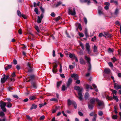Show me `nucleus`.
<instances>
[{
    "mask_svg": "<svg viewBox=\"0 0 121 121\" xmlns=\"http://www.w3.org/2000/svg\"><path fill=\"white\" fill-rule=\"evenodd\" d=\"M74 89L75 90L79 91L78 95H79V97H78L77 96V97H78L80 100H82V90H83L82 88H80L78 86H76L74 87Z\"/></svg>",
    "mask_w": 121,
    "mask_h": 121,
    "instance_id": "obj_1",
    "label": "nucleus"
},
{
    "mask_svg": "<svg viewBox=\"0 0 121 121\" xmlns=\"http://www.w3.org/2000/svg\"><path fill=\"white\" fill-rule=\"evenodd\" d=\"M96 101L98 104V108L99 109H102L104 107V104L103 102L100 100H99V99L96 98Z\"/></svg>",
    "mask_w": 121,
    "mask_h": 121,
    "instance_id": "obj_2",
    "label": "nucleus"
},
{
    "mask_svg": "<svg viewBox=\"0 0 121 121\" xmlns=\"http://www.w3.org/2000/svg\"><path fill=\"white\" fill-rule=\"evenodd\" d=\"M68 14L69 15L74 16L76 14L75 9V8H73L71 7H69L68 8Z\"/></svg>",
    "mask_w": 121,
    "mask_h": 121,
    "instance_id": "obj_3",
    "label": "nucleus"
},
{
    "mask_svg": "<svg viewBox=\"0 0 121 121\" xmlns=\"http://www.w3.org/2000/svg\"><path fill=\"white\" fill-rule=\"evenodd\" d=\"M67 104L68 106H70L73 104L74 106V108L75 109H76V102L73 100H71L70 99H69L67 100Z\"/></svg>",
    "mask_w": 121,
    "mask_h": 121,
    "instance_id": "obj_4",
    "label": "nucleus"
},
{
    "mask_svg": "<svg viewBox=\"0 0 121 121\" xmlns=\"http://www.w3.org/2000/svg\"><path fill=\"white\" fill-rule=\"evenodd\" d=\"M0 106L2 110L4 112H5L6 111V109L5 108V107L6 106V103L5 102H0Z\"/></svg>",
    "mask_w": 121,
    "mask_h": 121,
    "instance_id": "obj_5",
    "label": "nucleus"
},
{
    "mask_svg": "<svg viewBox=\"0 0 121 121\" xmlns=\"http://www.w3.org/2000/svg\"><path fill=\"white\" fill-rule=\"evenodd\" d=\"M85 59L87 61V62L89 64V66L88 69V71H90L91 69V67L90 65L91 59L90 57H88L86 56H85Z\"/></svg>",
    "mask_w": 121,
    "mask_h": 121,
    "instance_id": "obj_6",
    "label": "nucleus"
},
{
    "mask_svg": "<svg viewBox=\"0 0 121 121\" xmlns=\"http://www.w3.org/2000/svg\"><path fill=\"white\" fill-rule=\"evenodd\" d=\"M103 98H106L107 99L110 100H112L113 99V98L112 97H109V96L107 95V94H106V93H103Z\"/></svg>",
    "mask_w": 121,
    "mask_h": 121,
    "instance_id": "obj_7",
    "label": "nucleus"
},
{
    "mask_svg": "<svg viewBox=\"0 0 121 121\" xmlns=\"http://www.w3.org/2000/svg\"><path fill=\"white\" fill-rule=\"evenodd\" d=\"M3 76H4V77L2 78L1 80V82L2 83H4L6 80H7L9 77V76L7 75L6 76V75L5 74Z\"/></svg>",
    "mask_w": 121,
    "mask_h": 121,
    "instance_id": "obj_8",
    "label": "nucleus"
},
{
    "mask_svg": "<svg viewBox=\"0 0 121 121\" xmlns=\"http://www.w3.org/2000/svg\"><path fill=\"white\" fill-rule=\"evenodd\" d=\"M43 16V14H41L40 17L38 16V19L37 20V22L38 23H39L41 22Z\"/></svg>",
    "mask_w": 121,
    "mask_h": 121,
    "instance_id": "obj_9",
    "label": "nucleus"
},
{
    "mask_svg": "<svg viewBox=\"0 0 121 121\" xmlns=\"http://www.w3.org/2000/svg\"><path fill=\"white\" fill-rule=\"evenodd\" d=\"M114 88L116 90H118L121 89V86L117 83H115L114 84Z\"/></svg>",
    "mask_w": 121,
    "mask_h": 121,
    "instance_id": "obj_10",
    "label": "nucleus"
},
{
    "mask_svg": "<svg viewBox=\"0 0 121 121\" xmlns=\"http://www.w3.org/2000/svg\"><path fill=\"white\" fill-rule=\"evenodd\" d=\"M71 77L72 78H74V80H76L78 79L79 77L75 73H73L71 75Z\"/></svg>",
    "mask_w": 121,
    "mask_h": 121,
    "instance_id": "obj_11",
    "label": "nucleus"
},
{
    "mask_svg": "<svg viewBox=\"0 0 121 121\" xmlns=\"http://www.w3.org/2000/svg\"><path fill=\"white\" fill-rule=\"evenodd\" d=\"M27 66L29 67V69H28V72H31L32 71V67L31 64L29 63H28L27 64Z\"/></svg>",
    "mask_w": 121,
    "mask_h": 121,
    "instance_id": "obj_12",
    "label": "nucleus"
},
{
    "mask_svg": "<svg viewBox=\"0 0 121 121\" xmlns=\"http://www.w3.org/2000/svg\"><path fill=\"white\" fill-rule=\"evenodd\" d=\"M104 72L107 74H110L111 73L110 70L108 68L105 69Z\"/></svg>",
    "mask_w": 121,
    "mask_h": 121,
    "instance_id": "obj_13",
    "label": "nucleus"
},
{
    "mask_svg": "<svg viewBox=\"0 0 121 121\" xmlns=\"http://www.w3.org/2000/svg\"><path fill=\"white\" fill-rule=\"evenodd\" d=\"M35 76L34 75H32L30 76V78H27L26 79V81L29 82L30 80H33L34 79Z\"/></svg>",
    "mask_w": 121,
    "mask_h": 121,
    "instance_id": "obj_14",
    "label": "nucleus"
},
{
    "mask_svg": "<svg viewBox=\"0 0 121 121\" xmlns=\"http://www.w3.org/2000/svg\"><path fill=\"white\" fill-rule=\"evenodd\" d=\"M31 86H32L33 88L36 89L37 87V86L36 82L35 81H33L31 82Z\"/></svg>",
    "mask_w": 121,
    "mask_h": 121,
    "instance_id": "obj_15",
    "label": "nucleus"
},
{
    "mask_svg": "<svg viewBox=\"0 0 121 121\" xmlns=\"http://www.w3.org/2000/svg\"><path fill=\"white\" fill-rule=\"evenodd\" d=\"M105 5H106L104 7L105 9L106 10H108L109 8V6L110 5V3L108 2H105L104 3Z\"/></svg>",
    "mask_w": 121,
    "mask_h": 121,
    "instance_id": "obj_16",
    "label": "nucleus"
},
{
    "mask_svg": "<svg viewBox=\"0 0 121 121\" xmlns=\"http://www.w3.org/2000/svg\"><path fill=\"white\" fill-rule=\"evenodd\" d=\"M72 80L71 78H69L68 79V81L67 83V87H68L72 82Z\"/></svg>",
    "mask_w": 121,
    "mask_h": 121,
    "instance_id": "obj_17",
    "label": "nucleus"
},
{
    "mask_svg": "<svg viewBox=\"0 0 121 121\" xmlns=\"http://www.w3.org/2000/svg\"><path fill=\"white\" fill-rule=\"evenodd\" d=\"M96 98H91L90 100V104H94L95 102L96 101Z\"/></svg>",
    "mask_w": 121,
    "mask_h": 121,
    "instance_id": "obj_18",
    "label": "nucleus"
},
{
    "mask_svg": "<svg viewBox=\"0 0 121 121\" xmlns=\"http://www.w3.org/2000/svg\"><path fill=\"white\" fill-rule=\"evenodd\" d=\"M80 1L82 3L87 2V4L88 5H89L91 3L90 1V0H84V1H82L81 0H80Z\"/></svg>",
    "mask_w": 121,
    "mask_h": 121,
    "instance_id": "obj_19",
    "label": "nucleus"
},
{
    "mask_svg": "<svg viewBox=\"0 0 121 121\" xmlns=\"http://www.w3.org/2000/svg\"><path fill=\"white\" fill-rule=\"evenodd\" d=\"M37 107V105L34 104H33L32 105L30 109V110H31L33 109H35Z\"/></svg>",
    "mask_w": 121,
    "mask_h": 121,
    "instance_id": "obj_20",
    "label": "nucleus"
},
{
    "mask_svg": "<svg viewBox=\"0 0 121 121\" xmlns=\"http://www.w3.org/2000/svg\"><path fill=\"white\" fill-rule=\"evenodd\" d=\"M80 62L81 64H86L85 62L82 58H81L80 59Z\"/></svg>",
    "mask_w": 121,
    "mask_h": 121,
    "instance_id": "obj_21",
    "label": "nucleus"
},
{
    "mask_svg": "<svg viewBox=\"0 0 121 121\" xmlns=\"http://www.w3.org/2000/svg\"><path fill=\"white\" fill-rule=\"evenodd\" d=\"M94 104H88V107L91 110L93 108Z\"/></svg>",
    "mask_w": 121,
    "mask_h": 121,
    "instance_id": "obj_22",
    "label": "nucleus"
},
{
    "mask_svg": "<svg viewBox=\"0 0 121 121\" xmlns=\"http://www.w3.org/2000/svg\"><path fill=\"white\" fill-rule=\"evenodd\" d=\"M86 89H89L91 90H92L93 89L92 88V86L91 85H89L88 84H87L86 86Z\"/></svg>",
    "mask_w": 121,
    "mask_h": 121,
    "instance_id": "obj_23",
    "label": "nucleus"
},
{
    "mask_svg": "<svg viewBox=\"0 0 121 121\" xmlns=\"http://www.w3.org/2000/svg\"><path fill=\"white\" fill-rule=\"evenodd\" d=\"M62 3V2L61 1H60L57 2V3L56 4H55V6L56 7H57L60 5Z\"/></svg>",
    "mask_w": 121,
    "mask_h": 121,
    "instance_id": "obj_24",
    "label": "nucleus"
},
{
    "mask_svg": "<svg viewBox=\"0 0 121 121\" xmlns=\"http://www.w3.org/2000/svg\"><path fill=\"white\" fill-rule=\"evenodd\" d=\"M84 33L86 38H87L88 36V35L87 32V29L86 28L85 29Z\"/></svg>",
    "mask_w": 121,
    "mask_h": 121,
    "instance_id": "obj_25",
    "label": "nucleus"
},
{
    "mask_svg": "<svg viewBox=\"0 0 121 121\" xmlns=\"http://www.w3.org/2000/svg\"><path fill=\"white\" fill-rule=\"evenodd\" d=\"M92 85L93 87L94 88L95 91H96L97 92L98 91V90L97 88V86L96 85L94 84H92Z\"/></svg>",
    "mask_w": 121,
    "mask_h": 121,
    "instance_id": "obj_26",
    "label": "nucleus"
},
{
    "mask_svg": "<svg viewBox=\"0 0 121 121\" xmlns=\"http://www.w3.org/2000/svg\"><path fill=\"white\" fill-rule=\"evenodd\" d=\"M62 82L61 81L57 82V86L58 88L60 86L62 83Z\"/></svg>",
    "mask_w": 121,
    "mask_h": 121,
    "instance_id": "obj_27",
    "label": "nucleus"
},
{
    "mask_svg": "<svg viewBox=\"0 0 121 121\" xmlns=\"http://www.w3.org/2000/svg\"><path fill=\"white\" fill-rule=\"evenodd\" d=\"M112 98L113 99H114L115 100L116 102H118L119 100L117 96H115L114 95H113V97Z\"/></svg>",
    "mask_w": 121,
    "mask_h": 121,
    "instance_id": "obj_28",
    "label": "nucleus"
},
{
    "mask_svg": "<svg viewBox=\"0 0 121 121\" xmlns=\"http://www.w3.org/2000/svg\"><path fill=\"white\" fill-rule=\"evenodd\" d=\"M12 67V65H9L5 68V70H7L11 68Z\"/></svg>",
    "mask_w": 121,
    "mask_h": 121,
    "instance_id": "obj_29",
    "label": "nucleus"
},
{
    "mask_svg": "<svg viewBox=\"0 0 121 121\" xmlns=\"http://www.w3.org/2000/svg\"><path fill=\"white\" fill-rule=\"evenodd\" d=\"M89 96V94L87 92H86L85 95V98L86 99H88Z\"/></svg>",
    "mask_w": 121,
    "mask_h": 121,
    "instance_id": "obj_30",
    "label": "nucleus"
},
{
    "mask_svg": "<svg viewBox=\"0 0 121 121\" xmlns=\"http://www.w3.org/2000/svg\"><path fill=\"white\" fill-rule=\"evenodd\" d=\"M111 91L112 92L113 95H114V94L115 95H117V91L116 90L111 89Z\"/></svg>",
    "mask_w": 121,
    "mask_h": 121,
    "instance_id": "obj_31",
    "label": "nucleus"
},
{
    "mask_svg": "<svg viewBox=\"0 0 121 121\" xmlns=\"http://www.w3.org/2000/svg\"><path fill=\"white\" fill-rule=\"evenodd\" d=\"M75 56V55L73 54L70 53L69 55V57L71 58H74Z\"/></svg>",
    "mask_w": 121,
    "mask_h": 121,
    "instance_id": "obj_32",
    "label": "nucleus"
},
{
    "mask_svg": "<svg viewBox=\"0 0 121 121\" xmlns=\"http://www.w3.org/2000/svg\"><path fill=\"white\" fill-rule=\"evenodd\" d=\"M50 100L51 101H55L57 102H58V100L56 98H52L50 99Z\"/></svg>",
    "mask_w": 121,
    "mask_h": 121,
    "instance_id": "obj_33",
    "label": "nucleus"
},
{
    "mask_svg": "<svg viewBox=\"0 0 121 121\" xmlns=\"http://www.w3.org/2000/svg\"><path fill=\"white\" fill-rule=\"evenodd\" d=\"M119 10L117 8L116 9L115 12L114 13V14L115 15H117L118 14L119 12Z\"/></svg>",
    "mask_w": 121,
    "mask_h": 121,
    "instance_id": "obj_34",
    "label": "nucleus"
},
{
    "mask_svg": "<svg viewBox=\"0 0 121 121\" xmlns=\"http://www.w3.org/2000/svg\"><path fill=\"white\" fill-rule=\"evenodd\" d=\"M47 103L46 102H45L44 104H39V107L41 108L44 106Z\"/></svg>",
    "mask_w": 121,
    "mask_h": 121,
    "instance_id": "obj_35",
    "label": "nucleus"
},
{
    "mask_svg": "<svg viewBox=\"0 0 121 121\" xmlns=\"http://www.w3.org/2000/svg\"><path fill=\"white\" fill-rule=\"evenodd\" d=\"M40 9L42 12V14H43L44 13V9L42 7V6L40 7Z\"/></svg>",
    "mask_w": 121,
    "mask_h": 121,
    "instance_id": "obj_36",
    "label": "nucleus"
},
{
    "mask_svg": "<svg viewBox=\"0 0 121 121\" xmlns=\"http://www.w3.org/2000/svg\"><path fill=\"white\" fill-rule=\"evenodd\" d=\"M36 99L35 97L34 96H32L29 98V99L30 100H33Z\"/></svg>",
    "mask_w": 121,
    "mask_h": 121,
    "instance_id": "obj_37",
    "label": "nucleus"
},
{
    "mask_svg": "<svg viewBox=\"0 0 121 121\" xmlns=\"http://www.w3.org/2000/svg\"><path fill=\"white\" fill-rule=\"evenodd\" d=\"M17 15L20 17H21L22 14H21V13L19 10H17Z\"/></svg>",
    "mask_w": 121,
    "mask_h": 121,
    "instance_id": "obj_38",
    "label": "nucleus"
},
{
    "mask_svg": "<svg viewBox=\"0 0 121 121\" xmlns=\"http://www.w3.org/2000/svg\"><path fill=\"white\" fill-rule=\"evenodd\" d=\"M90 45L88 43H87L86 44V49H90Z\"/></svg>",
    "mask_w": 121,
    "mask_h": 121,
    "instance_id": "obj_39",
    "label": "nucleus"
},
{
    "mask_svg": "<svg viewBox=\"0 0 121 121\" xmlns=\"http://www.w3.org/2000/svg\"><path fill=\"white\" fill-rule=\"evenodd\" d=\"M35 28L38 32H39V29L38 26H35Z\"/></svg>",
    "mask_w": 121,
    "mask_h": 121,
    "instance_id": "obj_40",
    "label": "nucleus"
},
{
    "mask_svg": "<svg viewBox=\"0 0 121 121\" xmlns=\"http://www.w3.org/2000/svg\"><path fill=\"white\" fill-rule=\"evenodd\" d=\"M98 114L100 116H102L103 114V112L101 111H99L98 112Z\"/></svg>",
    "mask_w": 121,
    "mask_h": 121,
    "instance_id": "obj_41",
    "label": "nucleus"
},
{
    "mask_svg": "<svg viewBox=\"0 0 121 121\" xmlns=\"http://www.w3.org/2000/svg\"><path fill=\"white\" fill-rule=\"evenodd\" d=\"M97 47L96 46L94 45V52H97Z\"/></svg>",
    "mask_w": 121,
    "mask_h": 121,
    "instance_id": "obj_42",
    "label": "nucleus"
},
{
    "mask_svg": "<svg viewBox=\"0 0 121 121\" xmlns=\"http://www.w3.org/2000/svg\"><path fill=\"white\" fill-rule=\"evenodd\" d=\"M8 104L7 107L9 108H11L12 107V104L10 103H7Z\"/></svg>",
    "mask_w": 121,
    "mask_h": 121,
    "instance_id": "obj_43",
    "label": "nucleus"
},
{
    "mask_svg": "<svg viewBox=\"0 0 121 121\" xmlns=\"http://www.w3.org/2000/svg\"><path fill=\"white\" fill-rule=\"evenodd\" d=\"M16 68L17 70H18L21 69L20 66V65H17Z\"/></svg>",
    "mask_w": 121,
    "mask_h": 121,
    "instance_id": "obj_44",
    "label": "nucleus"
},
{
    "mask_svg": "<svg viewBox=\"0 0 121 121\" xmlns=\"http://www.w3.org/2000/svg\"><path fill=\"white\" fill-rule=\"evenodd\" d=\"M117 116L116 115H114L112 116V118L113 119H116L117 118Z\"/></svg>",
    "mask_w": 121,
    "mask_h": 121,
    "instance_id": "obj_45",
    "label": "nucleus"
},
{
    "mask_svg": "<svg viewBox=\"0 0 121 121\" xmlns=\"http://www.w3.org/2000/svg\"><path fill=\"white\" fill-rule=\"evenodd\" d=\"M97 115L96 114L95 115L93 119L92 120V121H96Z\"/></svg>",
    "mask_w": 121,
    "mask_h": 121,
    "instance_id": "obj_46",
    "label": "nucleus"
},
{
    "mask_svg": "<svg viewBox=\"0 0 121 121\" xmlns=\"http://www.w3.org/2000/svg\"><path fill=\"white\" fill-rule=\"evenodd\" d=\"M34 11L35 12L36 14H38L39 12L38 11V9L37 8H35V9Z\"/></svg>",
    "mask_w": 121,
    "mask_h": 121,
    "instance_id": "obj_47",
    "label": "nucleus"
},
{
    "mask_svg": "<svg viewBox=\"0 0 121 121\" xmlns=\"http://www.w3.org/2000/svg\"><path fill=\"white\" fill-rule=\"evenodd\" d=\"M4 115V113L3 112L1 111L0 112V116L3 117Z\"/></svg>",
    "mask_w": 121,
    "mask_h": 121,
    "instance_id": "obj_48",
    "label": "nucleus"
},
{
    "mask_svg": "<svg viewBox=\"0 0 121 121\" xmlns=\"http://www.w3.org/2000/svg\"><path fill=\"white\" fill-rule=\"evenodd\" d=\"M78 28L80 30H82L81 25L80 23H79L78 24Z\"/></svg>",
    "mask_w": 121,
    "mask_h": 121,
    "instance_id": "obj_49",
    "label": "nucleus"
},
{
    "mask_svg": "<svg viewBox=\"0 0 121 121\" xmlns=\"http://www.w3.org/2000/svg\"><path fill=\"white\" fill-rule=\"evenodd\" d=\"M96 39V36H94L93 38H92L91 40L93 41H95Z\"/></svg>",
    "mask_w": 121,
    "mask_h": 121,
    "instance_id": "obj_50",
    "label": "nucleus"
},
{
    "mask_svg": "<svg viewBox=\"0 0 121 121\" xmlns=\"http://www.w3.org/2000/svg\"><path fill=\"white\" fill-rule=\"evenodd\" d=\"M80 46H81V47L82 49L83 50H84V46H83L82 43L81 42L80 43Z\"/></svg>",
    "mask_w": 121,
    "mask_h": 121,
    "instance_id": "obj_51",
    "label": "nucleus"
},
{
    "mask_svg": "<svg viewBox=\"0 0 121 121\" xmlns=\"http://www.w3.org/2000/svg\"><path fill=\"white\" fill-rule=\"evenodd\" d=\"M109 66L111 67H112L113 66V65L112 62H109L108 63Z\"/></svg>",
    "mask_w": 121,
    "mask_h": 121,
    "instance_id": "obj_52",
    "label": "nucleus"
},
{
    "mask_svg": "<svg viewBox=\"0 0 121 121\" xmlns=\"http://www.w3.org/2000/svg\"><path fill=\"white\" fill-rule=\"evenodd\" d=\"M111 59L112 60L113 62H114L117 60L116 59L115 57H113L112 58H111Z\"/></svg>",
    "mask_w": 121,
    "mask_h": 121,
    "instance_id": "obj_53",
    "label": "nucleus"
},
{
    "mask_svg": "<svg viewBox=\"0 0 121 121\" xmlns=\"http://www.w3.org/2000/svg\"><path fill=\"white\" fill-rule=\"evenodd\" d=\"M45 117L44 115H43L41 116L40 118V120H42L44 119Z\"/></svg>",
    "mask_w": 121,
    "mask_h": 121,
    "instance_id": "obj_54",
    "label": "nucleus"
},
{
    "mask_svg": "<svg viewBox=\"0 0 121 121\" xmlns=\"http://www.w3.org/2000/svg\"><path fill=\"white\" fill-rule=\"evenodd\" d=\"M75 82L78 84H79L80 83V80L78 79L76 80Z\"/></svg>",
    "mask_w": 121,
    "mask_h": 121,
    "instance_id": "obj_55",
    "label": "nucleus"
},
{
    "mask_svg": "<svg viewBox=\"0 0 121 121\" xmlns=\"http://www.w3.org/2000/svg\"><path fill=\"white\" fill-rule=\"evenodd\" d=\"M102 36L105 37L104 35L102 33H100L99 34V36L100 37H101Z\"/></svg>",
    "mask_w": 121,
    "mask_h": 121,
    "instance_id": "obj_56",
    "label": "nucleus"
},
{
    "mask_svg": "<svg viewBox=\"0 0 121 121\" xmlns=\"http://www.w3.org/2000/svg\"><path fill=\"white\" fill-rule=\"evenodd\" d=\"M115 24L119 26L120 25V26L121 25H120L119 22L118 21H117L116 22H115Z\"/></svg>",
    "mask_w": 121,
    "mask_h": 121,
    "instance_id": "obj_57",
    "label": "nucleus"
},
{
    "mask_svg": "<svg viewBox=\"0 0 121 121\" xmlns=\"http://www.w3.org/2000/svg\"><path fill=\"white\" fill-rule=\"evenodd\" d=\"M66 89L65 86V85H63L62 88V90L63 91L65 90Z\"/></svg>",
    "mask_w": 121,
    "mask_h": 121,
    "instance_id": "obj_58",
    "label": "nucleus"
},
{
    "mask_svg": "<svg viewBox=\"0 0 121 121\" xmlns=\"http://www.w3.org/2000/svg\"><path fill=\"white\" fill-rule=\"evenodd\" d=\"M79 36L81 37H83L84 36V35L82 33H79Z\"/></svg>",
    "mask_w": 121,
    "mask_h": 121,
    "instance_id": "obj_59",
    "label": "nucleus"
},
{
    "mask_svg": "<svg viewBox=\"0 0 121 121\" xmlns=\"http://www.w3.org/2000/svg\"><path fill=\"white\" fill-rule=\"evenodd\" d=\"M53 72L54 73H56L57 72V69H53L52 70Z\"/></svg>",
    "mask_w": 121,
    "mask_h": 121,
    "instance_id": "obj_60",
    "label": "nucleus"
},
{
    "mask_svg": "<svg viewBox=\"0 0 121 121\" xmlns=\"http://www.w3.org/2000/svg\"><path fill=\"white\" fill-rule=\"evenodd\" d=\"M98 13L100 15H101V14H103V13L102 11V10L98 11Z\"/></svg>",
    "mask_w": 121,
    "mask_h": 121,
    "instance_id": "obj_61",
    "label": "nucleus"
},
{
    "mask_svg": "<svg viewBox=\"0 0 121 121\" xmlns=\"http://www.w3.org/2000/svg\"><path fill=\"white\" fill-rule=\"evenodd\" d=\"M84 21L86 24L87 23V20L86 18L84 17Z\"/></svg>",
    "mask_w": 121,
    "mask_h": 121,
    "instance_id": "obj_62",
    "label": "nucleus"
},
{
    "mask_svg": "<svg viewBox=\"0 0 121 121\" xmlns=\"http://www.w3.org/2000/svg\"><path fill=\"white\" fill-rule=\"evenodd\" d=\"M60 76L61 77H62L64 78H65V76L64 74L62 73L61 74H60Z\"/></svg>",
    "mask_w": 121,
    "mask_h": 121,
    "instance_id": "obj_63",
    "label": "nucleus"
},
{
    "mask_svg": "<svg viewBox=\"0 0 121 121\" xmlns=\"http://www.w3.org/2000/svg\"><path fill=\"white\" fill-rule=\"evenodd\" d=\"M74 67L73 65H70L69 66V68L70 69H72Z\"/></svg>",
    "mask_w": 121,
    "mask_h": 121,
    "instance_id": "obj_64",
    "label": "nucleus"
}]
</instances>
